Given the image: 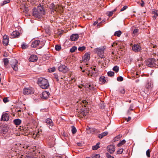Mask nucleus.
Returning a JSON list of instances; mask_svg holds the SVG:
<instances>
[{"label": "nucleus", "instance_id": "c85d7f7f", "mask_svg": "<svg viewBox=\"0 0 158 158\" xmlns=\"http://www.w3.org/2000/svg\"><path fill=\"white\" fill-rule=\"evenodd\" d=\"M29 46L28 44H27L25 43H23L21 45V48L23 49H24L28 48Z\"/></svg>", "mask_w": 158, "mask_h": 158}, {"label": "nucleus", "instance_id": "f3484780", "mask_svg": "<svg viewBox=\"0 0 158 158\" xmlns=\"http://www.w3.org/2000/svg\"><path fill=\"white\" fill-rule=\"evenodd\" d=\"M153 86L152 82L150 81H148L147 84L146 85V87L149 89H151Z\"/></svg>", "mask_w": 158, "mask_h": 158}, {"label": "nucleus", "instance_id": "a878e982", "mask_svg": "<svg viewBox=\"0 0 158 158\" xmlns=\"http://www.w3.org/2000/svg\"><path fill=\"white\" fill-rule=\"evenodd\" d=\"M98 71L95 68H94L92 71V75L94 76H97L98 74Z\"/></svg>", "mask_w": 158, "mask_h": 158}, {"label": "nucleus", "instance_id": "2eb2a0df", "mask_svg": "<svg viewBox=\"0 0 158 158\" xmlns=\"http://www.w3.org/2000/svg\"><path fill=\"white\" fill-rule=\"evenodd\" d=\"M46 122L48 125H49L48 126L49 128L50 129H52V127L53 125V123L52 120L50 118H47L46 120Z\"/></svg>", "mask_w": 158, "mask_h": 158}, {"label": "nucleus", "instance_id": "b1692460", "mask_svg": "<svg viewBox=\"0 0 158 158\" xmlns=\"http://www.w3.org/2000/svg\"><path fill=\"white\" fill-rule=\"evenodd\" d=\"M21 121L20 119H15L13 121V123L15 124L16 125H19L21 123Z\"/></svg>", "mask_w": 158, "mask_h": 158}, {"label": "nucleus", "instance_id": "72a5a7b5", "mask_svg": "<svg viewBox=\"0 0 158 158\" xmlns=\"http://www.w3.org/2000/svg\"><path fill=\"white\" fill-rule=\"evenodd\" d=\"M122 136V135H119L114 137V141H118Z\"/></svg>", "mask_w": 158, "mask_h": 158}, {"label": "nucleus", "instance_id": "a211bd4d", "mask_svg": "<svg viewBox=\"0 0 158 158\" xmlns=\"http://www.w3.org/2000/svg\"><path fill=\"white\" fill-rule=\"evenodd\" d=\"M32 121L31 128L33 130L34 129L37 127L38 124L36 121L34 119H32Z\"/></svg>", "mask_w": 158, "mask_h": 158}, {"label": "nucleus", "instance_id": "5fc2aeb1", "mask_svg": "<svg viewBox=\"0 0 158 158\" xmlns=\"http://www.w3.org/2000/svg\"><path fill=\"white\" fill-rule=\"evenodd\" d=\"M95 129L94 128H91L89 130V131H90V133H93L95 131Z\"/></svg>", "mask_w": 158, "mask_h": 158}, {"label": "nucleus", "instance_id": "393cba45", "mask_svg": "<svg viewBox=\"0 0 158 158\" xmlns=\"http://www.w3.org/2000/svg\"><path fill=\"white\" fill-rule=\"evenodd\" d=\"M108 133L107 131H105L101 134H99L98 137L100 139H102L104 136L106 135Z\"/></svg>", "mask_w": 158, "mask_h": 158}, {"label": "nucleus", "instance_id": "e433bc0d", "mask_svg": "<svg viewBox=\"0 0 158 158\" xmlns=\"http://www.w3.org/2000/svg\"><path fill=\"white\" fill-rule=\"evenodd\" d=\"M77 48L76 47L74 46H73L70 50V52H73L75 51V50H77Z\"/></svg>", "mask_w": 158, "mask_h": 158}, {"label": "nucleus", "instance_id": "a18cd8bd", "mask_svg": "<svg viewBox=\"0 0 158 158\" xmlns=\"http://www.w3.org/2000/svg\"><path fill=\"white\" fill-rule=\"evenodd\" d=\"M117 80L118 81H122L123 80V78L122 76H120L117 77Z\"/></svg>", "mask_w": 158, "mask_h": 158}, {"label": "nucleus", "instance_id": "680f3d73", "mask_svg": "<svg viewBox=\"0 0 158 158\" xmlns=\"http://www.w3.org/2000/svg\"><path fill=\"white\" fill-rule=\"evenodd\" d=\"M55 69H55V68L54 67H53L52 68H51L50 71L51 72H53L55 71Z\"/></svg>", "mask_w": 158, "mask_h": 158}, {"label": "nucleus", "instance_id": "37998d69", "mask_svg": "<svg viewBox=\"0 0 158 158\" xmlns=\"http://www.w3.org/2000/svg\"><path fill=\"white\" fill-rule=\"evenodd\" d=\"M152 14H154L155 15L158 16V12L157 10H153L152 11Z\"/></svg>", "mask_w": 158, "mask_h": 158}, {"label": "nucleus", "instance_id": "412c9836", "mask_svg": "<svg viewBox=\"0 0 158 158\" xmlns=\"http://www.w3.org/2000/svg\"><path fill=\"white\" fill-rule=\"evenodd\" d=\"M11 35L13 37H18L20 35V33L17 31H14L11 34Z\"/></svg>", "mask_w": 158, "mask_h": 158}, {"label": "nucleus", "instance_id": "cd10ccee", "mask_svg": "<svg viewBox=\"0 0 158 158\" xmlns=\"http://www.w3.org/2000/svg\"><path fill=\"white\" fill-rule=\"evenodd\" d=\"M116 10V9H115L113 11L107 12L106 13V15L109 17L111 16L113 14L114 12H115Z\"/></svg>", "mask_w": 158, "mask_h": 158}, {"label": "nucleus", "instance_id": "39448f33", "mask_svg": "<svg viewBox=\"0 0 158 158\" xmlns=\"http://www.w3.org/2000/svg\"><path fill=\"white\" fill-rule=\"evenodd\" d=\"M104 48L103 47L98 48L94 49V52H95L100 57L103 58L104 54Z\"/></svg>", "mask_w": 158, "mask_h": 158}, {"label": "nucleus", "instance_id": "69168bd1", "mask_svg": "<svg viewBox=\"0 0 158 158\" xmlns=\"http://www.w3.org/2000/svg\"><path fill=\"white\" fill-rule=\"evenodd\" d=\"M25 12L27 13L28 12V11H29V10L28 8L27 7L26 8V7H25Z\"/></svg>", "mask_w": 158, "mask_h": 158}, {"label": "nucleus", "instance_id": "bf43d9fd", "mask_svg": "<svg viewBox=\"0 0 158 158\" xmlns=\"http://www.w3.org/2000/svg\"><path fill=\"white\" fill-rule=\"evenodd\" d=\"M134 107V105L133 104H131L130 105V107H129V109L131 110H133V108Z\"/></svg>", "mask_w": 158, "mask_h": 158}, {"label": "nucleus", "instance_id": "f03ea898", "mask_svg": "<svg viewBox=\"0 0 158 158\" xmlns=\"http://www.w3.org/2000/svg\"><path fill=\"white\" fill-rule=\"evenodd\" d=\"M38 84L42 88L44 89H48L49 86V83L48 80L43 77H40L38 80Z\"/></svg>", "mask_w": 158, "mask_h": 158}, {"label": "nucleus", "instance_id": "09e8293b", "mask_svg": "<svg viewBox=\"0 0 158 158\" xmlns=\"http://www.w3.org/2000/svg\"><path fill=\"white\" fill-rule=\"evenodd\" d=\"M138 31H139L138 29H135L133 31V34L135 35H136L137 34V33H138Z\"/></svg>", "mask_w": 158, "mask_h": 158}, {"label": "nucleus", "instance_id": "423d86ee", "mask_svg": "<svg viewBox=\"0 0 158 158\" xmlns=\"http://www.w3.org/2000/svg\"><path fill=\"white\" fill-rule=\"evenodd\" d=\"M18 61L15 59H13L12 60L11 62V65L12 68L13 69V70L15 71H17L18 70Z\"/></svg>", "mask_w": 158, "mask_h": 158}, {"label": "nucleus", "instance_id": "4d7b16f0", "mask_svg": "<svg viewBox=\"0 0 158 158\" xmlns=\"http://www.w3.org/2000/svg\"><path fill=\"white\" fill-rule=\"evenodd\" d=\"M3 101L4 103H6L8 102L9 101L8 100V98L7 97L4 98L3 99Z\"/></svg>", "mask_w": 158, "mask_h": 158}, {"label": "nucleus", "instance_id": "6e6d98bb", "mask_svg": "<svg viewBox=\"0 0 158 158\" xmlns=\"http://www.w3.org/2000/svg\"><path fill=\"white\" fill-rule=\"evenodd\" d=\"M127 8V6H124L121 10L120 11H122L125 10Z\"/></svg>", "mask_w": 158, "mask_h": 158}, {"label": "nucleus", "instance_id": "8fccbe9b", "mask_svg": "<svg viewBox=\"0 0 158 158\" xmlns=\"http://www.w3.org/2000/svg\"><path fill=\"white\" fill-rule=\"evenodd\" d=\"M146 154L147 157H150V151L149 149H148L147 150L146 152Z\"/></svg>", "mask_w": 158, "mask_h": 158}, {"label": "nucleus", "instance_id": "2f4dec72", "mask_svg": "<svg viewBox=\"0 0 158 158\" xmlns=\"http://www.w3.org/2000/svg\"><path fill=\"white\" fill-rule=\"evenodd\" d=\"M126 142V140L125 139H123L122 140L120 141L118 143L117 145L119 147L122 146Z\"/></svg>", "mask_w": 158, "mask_h": 158}, {"label": "nucleus", "instance_id": "6ab92c4d", "mask_svg": "<svg viewBox=\"0 0 158 158\" xmlns=\"http://www.w3.org/2000/svg\"><path fill=\"white\" fill-rule=\"evenodd\" d=\"M79 36L77 34H73L70 37V39L72 41H76L78 38Z\"/></svg>", "mask_w": 158, "mask_h": 158}, {"label": "nucleus", "instance_id": "1a4fd4ad", "mask_svg": "<svg viewBox=\"0 0 158 158\" xmlns=\"http://www.w3.org/2000/svg\"><path fill=\"white\" fill-rule=\"evenodd\" d=\"M49 94L50 93L48 92L44 91L40 94V97L42 98L45 100L48 98Z\"/></svg>", "mask_w": 158, "mask_h": 158}, {"label": "nucleus", "instance_id": "a19ab883", "mask_svg": "<svg viewBox=\"0 0 158 158\" xmlns=\"http://www.w3.org/2000/svg\"><path fill=\"white\" fill-rule=\"evenodd\" d=\"M61 47L60 46L58 45H56L55 46V49L56 51H59L60 50Z\"/></svg>", "mask_w": 158, "mask_h": 158}, {"label": "nucleus", "instance_id": "6e6552de", "mask_svg": "<svg viewBox=\"0 0 158 158\" xmlns=\"http://www.w3.org/2000/svg\"><path fill=\"white\" fill-rule=\"evenodd\" d=\"M58 69L59 71L62 72L63 73H65L69 70L67 67L64 65H60L59 66Z\"/></svg>", "mask_w": 158, "mask_h": 158}, {"label": "nucleus", "instance_id": "603ef678", "mask_svg": "<svg viewBox=\"0 0 158 158\" xmlns=\"http://www.w3.org/2000/svg\"><path fill=\"white\" fill-rule=\"evenodd\" d=\"M120 92L122 94H124L125 93V89L123 88H121L120 89Z\"/></svg>", "mask_w": 158, "mask_h": 158}, {"label": "nucleus", "instance_id": "20e7f679", "mask_svg": "<svg viewBox=\"0 0 158 158\" xmlns=\"http://www.w3.org/2000/svg\"><path fill=\"white\" fill-rule=\"evenodd\" d=\"M44 45V41H40L39 40H36L32 42L31 46L33 48H35L38 47L39 48H41Z\"/></svg>", "mask_w": 158, "mask_h": 158}, {"label": "nucleus", "instance_id": "13d9d810", "mask_svg": "<svg viewBox=\"0 0 158 158\" xmlns=\"http://www.w3.org/2000/svg\"><path fill=\"white\" fill-rule=\"evenodd\" d=\"M34 89L31 87H30V94L34 93Z\"/></svg>", "mask_w": 158, "mask_h": 158}, {"label": "nucleus", "instance_id": "c756f323", "mask_svg": "<svg viewBox=\"0 0 158 158\" xmlns=\"http://www.w3.org/2000/svg\"><path fill=\"white\" fill-rule=\"evenodd\" d=\"M122 32L121 31H115L114 33V35L115 36H118L119 37L122 34Z\"/></svg>", "mask_w": 158, "mask_h": 158}, {"label": "nucleus", "instance_id": "473e14b6", "mask_svg": "<svg viewBox=\"0 0 158 158\" xmlns=\"http://www.w3.org/2000/svg\"><path fill=\"white\" fill-rule=\"evenodd\" d=\"M9 43V39L3 40L2 43L4 45L7 46L8 45Z\"/></svg>", "mask_w": 158, "mask_h": 158}, {"label": "nucleus", "instance_id": "9b49d317", "mask_svg": "<svg viewBox=\"0 0 158 158\" xmlns=\"http://www.w3.org/2000/svg\"><path fill=\"white\" fill-rule=\"evenodd\" d=\"M141 47L138 44H135L132 46V49L135 52H137L140 51Z\"/></svg>", "mask_w": 158, "mask_h": 158}, {"label": "nucleus", "instance_id": "774afa93", "mask_svg": "<svg viewBox=\"0 0 158 158\" xmlns=\"http://www.w3.org/2000/svg\"><path fill=\"white\" fill-rule=\"evenodd\" d=\"M131 119V118L130 117H129L128 118V119H127V122H128Z\"/></svg>", "mask_w": 158, "mask_h": 158}, {"label": "nucleus", "instance_id": "0e129e2a", "mask_svg": "<svg viewBox=\"0 0 158 158\" xmlns=\"http://www.w3.org/2000/svg\"><path fill=\"white\" fill-rule=\"evenodd\" d=\"M77 145L78 146H81L82 145V143L80 142L77 143Z\"/></svg>", "mask_w": 158, "mask_h": 158}, {"label": "nucleus", "instance_id": "aec40b11", "mask_svg": "<svg viewBox=\"0 0 158 158\" xmlns=\"http://www.w3.org/2000/svg\"><path fill=\"white\" fill-rule=\"evenodd\" d=\"M100 84L102 85L106 83L107 82L105 79V77L104 76L101 77L99 78Z\"/></svg>", "mask_w": 158, "mask_h": 158}, {"label": "nucleus", "instance_id": "79ce46f5", "mask_svg": "<svg viewBox=\"0 0 158 158\" xmlns=\"http://www.w3.org/2000/svg\"><path fill=\"white\" fill-rule=\"evenodd\" d=\"M54 78L56 79V81H59L58 76L57 74H56V73L54 74Z\"/></svg>", "mask_w": 158, "mask_h": 158}, {"label": "nucleus", "instance_id": "4be33fe9", "mask_svg": "<svg viewBox=\"0 0 158 158\" xmlns=\"http://www.w3.org/2000/svg\"><path fill=\"white\" fill-rule=\"evenodd\" d=\"M23 94L24 95H28L30 94V89L29 88H24L23 90Z\"/></svg>", "mask_w": 158, "mask_h": 158}, {"label": "nucleus", "instance_id": "bb28decb", "mask_svg": "<svg viewBox=\"0 0 158 158\" xmlns=\"http://www.w3.org/2000/svg\"><path fill=\"white\" fill-rule=\"evenodd\" d=\"M100 143L98 142L95 145L93 146L92 147V149L94 150H95L98 149L99 148V145Z\"/></svg>", "mask_w": 158, "mask_h": 158}, {"label": "nucleus", "instance_id": "f257e3e1", "mask_svg": "<svg viewBox=\"0 0 158 158\" xmlns=\"http://www.w3.org/2000/svg\"><path fill=\"white\" fill-rule=\"evenodd\" d=\"M45 14V11L42 6H38L36 8L33 9L32 15L33 16L38 19L41 18Z\"/></svg>", "mask_w": 158, "mask_h": 158}, {"label": "nucleus", "instance_id": "ea45409f", "mask_svg": "<svg viewBox=\"0 0 158 158\" xmlns=\"http://www.w3.org/2000/svg\"><path fill=\"white\" fill-rule=\"evenodd\" d=\"M114 73L112 71H109L107 73V74L108 76L110 77H112L114 75Z\"/></svg>", "mask_w": 158, "mask_h": 158}, {"label": "nucleus", "instance_id": "4468645a", "mask_svg": "<svg viewBox=\"0 0 158 158\" xmlns=\"http://www.w3.org/2000/svg\"><path fill=\"white\" fill-rule=\"evenodd\" d=\"M9 117L8 114L7 113H5L2 115L1 120L6 121L9 120Z\"/></svg>", "mask_w": 158, "mask_h": 158}, {"label": "nucleus", "instance_id": "3c124183", "mask_svg": "<svg viewBox=\"0 0 158 158\" xmlns=\"http://www.w3.org/2000/svg\"><path fill=\"white\" fill-rule=\"evenodd\" d=\"M100 157V155L99 154H96L93 156L92 158H99Z\"/></svg>", "mask_w": 158, "mask_h": 158}, {"label": "nucleus", "instance_id": "9d476101", "mask_svg": "<svg viewBox=\"0 0 158 158\" xmlns=\"http://www.w3.org/2000/svg\"><path fill=\"white\" fill-rule=\"evenodd\" d=\"M8 131V127H0V134L2 136H4V135H5Z\"/></svg>", "mask_w": 158, "mask_h": 158}, {"label": "nucleus", "instance_id": "052dcab7", "mask_svg": "<svg viewBox=\"0 0 158 158\" xmlns=\"http://www.w3.org/2000/svg\"><path fill=\"white\" fill-rule=\"evenodd\" d=\"M9 39V38L7 35H4L3 36V40H6Z\"/></svg>", "mask_w": 158, "mask_h": 158}, {"label": "nucleus", "instance_id": "f704fd0d", "mask_svg": "<svg viewBox=\"0 0 158 158\" xmlns=\"http://www.w3.org/2000/svg\"><path fill=\"white\" fill-rule=\"evenodd\" d=\"M113 70L115 72L117 73L118 72L119 70V67L117 66H115L113 68Z\"/></svg>", "mask_w": 158, "mask_h": 158}, {"label": "nucleus", "instance_id": "338daca9", "mask_svg": "<svg viewBox=\"0 0 158 158\" xmlns=\"http://www.w3.org/2000/svg\"><path fill=\"white\" fill-rule=\"evenodd\" d=\"M98 23V21H95L94 22L93 24L94 25H96Z\"/></svg>", "mask_w": 158, "mask_h": 158}, {"label": "nucleus", "instance_id": "7ed1b4c3", "mask_svg": "<svg viewBox=\"0 0 158 158\" xmlns=\"http://www.w3.org/2000/svg\"><path fill=\"white\" fill-rule=\"evenodd\" d=\"M158 60L154 58L149 59L146 61V65L149 67H153L156 66V65L158 66Z\"/></svg>", "mask_w": 158, "mask_h": 158}, {"label": "nucleus", "instance_id": "de8ad7c7", "mask_svg": "<svg viewBox=\"0 0 158 158\" xmlns=\"http://www.w3.org/2000/svg\"><path fill=\"white\" fill-rule=\"evenodd\" d=\"M123 148H120L117 151V152L118 154H121L123 152Z\"/></svg>", "mask_w": 158, "mask_h": 158}, {"label": "nucleus", "instance_id": "5701e85b", "mask_svg": "<svg viewBox=\"0 0 158 158\" xmlns=\"http://www.w3.org/2000/svg\"><path fill=\"white\" fill-rule=\"evenodd\" d=\"M49 143H51L52 145H54L55 143L56 139L54 138L53 136L50 137L49 138Z\"/></svg>", "mask_w": 158, "mask_h": 158}, {"label": "nucleus", "instance_id": "ddd939ff", "mask_svg": "<svg viewBox=\"0 0 158 158\" xmlns=\"http://www.w3.org/2000/svg\"><path fill=\"white\" fill-rule=\"evenodd\" d=\"M90 54L88 53H86L82 58L83 61L86 62L88 61L90 59Z\"/></svg>", "mask_w": 158, "mask_h": 158}, {"label": "nucleus", "instance_id": "58836bf2", "mask_svg": "<svg viewBox=\"0 0 158 158\" xmlns=\"http://www.w3.org/2000/svg\"><path fill=\"white\" fill-rule=\"evenodd\" d=\"M10 2V0H5L4 1H3L2 3H1V5L2 6L3 5L6 4Z\"/></svg>", "mask_w": 158, "mask_h": 158}, {"label": "nucleus", "instance_id": "c03bdc74", "mask_svg": "<svg viewBox=\"0 0 158 158\" xmlns=\"http://www.w3.org/2000/svg\"><path fill=\"white\" fill-rule=\"evenodd\" d=\"M85 47L84 46H82L81 47H79L78 48V50L79 51H82L85 50Z\"/></svg>", "mask_w": 158, "mask_h": 158}, {"label": "nucleus", "instance_id": "49530a36", "mask_svg": "<svg viewBox=\"0 0 158 158\" xmlns=\"http://www.w3.org/2000/svg\"><path fill=\"white\" fill-rule=\"evenodd\" d=\"M106 156L107 158H114V157L111 156L109 153H106Z\"/></svg>", "mask_w": 158, "mask_h": 158}, {"label": "nucleus", "instance_id": "dca6fc26", "mask_svg": "<svg viewBox=\"0 0 158 158\" xmlns=\"http://www.w3.org/2000/svg\"><path fill=\"white\" fill-rule=\"evenodd\" d=\"M38 59V57L36 55H32L30 56V62H35Z\"/></svg>", "mask_w": 158, "mask_h": 158}, {"label": "nucleus", "instance_id": "4c0bfd02", "mask_svg": "<svg viewBox=\"0 0 158 158\" xmlns=\"http://www.w3.org/2000/svg\"><path fill=\"white\" fill-rule=\"evenodd\" d=\"M71 131L73 134H75L77 132V129L73 126H72Z\"/></svg>", "mask_w": 158, "mask_h": 158}, {"label": "nucleus", "instance_id": "0eeeda50", "mask_svg": "<svg viewBox=\"0 0 158 158\" xmlns=\"http://www.w3.org/2000/svg\"><path fill=\"white\" fill-rule=\"evenodd\" d=\"M37 147L35 146L31 145L30 146V153H31L32 156H36L38 152Z\"/></svg>", "mask_w": 158, "mask_h": 158}, {"label": "nucleus", "instance_id": "7c9ffc66", "mask_svg": "<svg viewBox=\"0 0 158 158\" xmlns=\"http://www.w3.org/2000/svg\"><path fill=\"white\" fill-rule=\"evenodd\" d=\"M37 133L36 132H32L30 133V136H31L34 139H35L37 136Z\"/></svg>", "mask_w": 158, "mask_h": 158}, {"label": "nucleus", "instance_id": "e2e57ef3", "mask_svg": "<svg viewBox=\"0 0 158 158\" xmlns=\"http://www.w3.org/2000/svg\"><path fill=\"white\" fill-rule=\"evenodd\" d=\"M144 2L143 1H141V3H140V5L141 6L143 7L144 6Z\"/></svg>", "mask_w": 158, "mask_h": 158}, {"label": "nucleus", "instance_id": "f8f14e48", "mask_svg": "<svg viewBox=\"0 0 158 158\" xmlns=\"http://www.w3.org/2000/svg\"><path fill=\"white\" fill-rule=\"evenodd\" d=\"M107 148L108 151L110 154L113 153L115 151V146L113 145L108 146Z\"/></svg>", "mask_w": 158, "mask_h": 158}, {"label": "nucleus", "instance_id": "864d4df0", "mask_svg": "<svg viewBox=\"0 0 158 158\" xmlns=\"http://www.w3.org/2000/svg\"><path fill=\"white\" fill-rule=\"evenodd\" d=\"M81 115H82L83 116H86L87 115V113H85V112H84L83 111H81Z\"/></svg>", "mask_w": 158, "mask_h": 158}, {"label": "nucleus", "instance_id": "c9c22d12", "mask_svg": "<svg viewBox=\"0 0 158 158\" xmlns=\"http://www.w3.org/2000/svg\"><path fill=\"white\" fill-rule=\"evenodd\" d=\"M3 62H4V65L7 66L9 63V60L7 58H4L3 59Z\"/></svg>", "mask_w": 158, "mask_h": 158}]
</instances>
